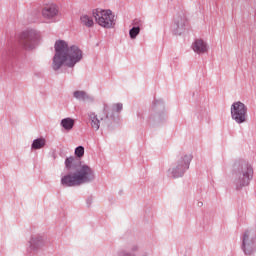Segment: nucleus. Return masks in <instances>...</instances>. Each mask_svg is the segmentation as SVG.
Returning a JSON list of instances; mask_svg holds the SVG:
<instances>
[{"label":"nucleus","instance_id":"obj_1","mask_svg":"<svg viewBox=\"0 0 256 256\" xmlns=\"http://www.w3.org/2000/svg\"><path fill=\"white\" fill-rule=\"evenodd\" d=\"M55 55L53 58L52 67L57 71L66 65V67H74L81 59L83 52L77 46H70L65 40H57L54 44Z\"/></svg>","mask_w":256,"mask_h":256},{"label":"nucleus","instance_id":"obj_2","mask_svg":"<svg viewBox=\"0 0 256 256\" xmlns=\"http://www.w3.org/2000/svg\"><path fill=\"white\" fill-rule=\"evenodd\" d=\"M93 170L87 165L80 166L76 173L68 174L61 179L62 185L66 187H75L77 185H83V183H89L93 181Z\"/></svg>","mask_w":256,"mask_h":256},{"label":"nucleus","instance_id":"obj_3","mask_svg":"<svg viewBox=\"0 0 256 256\" xmlns=\"http://www.w3.org/2000/svg\"><path fill=\"white\" fill-rule=\"evenodd\" d=\"M92 15L100 27H104V29L115 27V15L110 9L97 8L93 10Z\"/></svg>","mask_w":256,"mask_h":256},{"label":"nucleus","instance_id":"obj_4","mask_svg":"<svg viewBox=\"0 0 256 256\" xmlns=\"http://www.w3.org/2000/svg\"><path fill=\"white\" fill-rule=\"evenodd\" d=\"M41 39V33L37 30H26L20 35V43L25 51L37 49L39 43H41Z\"/></svg>","mask_w":256,"mask_h":256},{"label":"nucleus","instance_id":"obj_5","mask_svg":"<svg viewBox=\"0 0 256 256\" xmlns=\"http://www.w3.org/2000/svg\"><path fill=\"white\" fill-rule=\"evenodd\" d=\"M232 120L239 125L247 121V106L241 102H234L230 108Z\"/></svg>","mask_w":256,"mask_h":256},{"label":"nucleus","instance_id":"obj_6","mask_svg":"<svg viewBox=\"0 0 256 256\" xmlns=\"http://www.w3.org/2000/svg\"><path fill=\"white\" fill-rule=\"evenodd\" d=\"M251 179H253V168L249 165L242 166L241 170L236 173V185L238 188L247 187Z\"/></svg>","mask_w":256,"mask_h":256},{"label":"nucleus","instance_id":"obj_7","mask_svg":"<svg viewBox=\"0 0 256 256\" xmlns=\"http://www.w3.org/2000/svg\"><path fill=\"white\" fill-rule=\"evenodd\" d=\"M189 163H191V156H185L184 161H180L178 167L171 170L173 177H181L185 169H189Z\"/></svg>","mask_w":256,"mask_h":256},{"label":"nucleus","instance_id":"obj_8","mask_svg":"<svg viewBox=\"0 0 256 256\" xmlns=\"http://www.w3.org/2000/svg\"><path fill=\"white\" fill-rule=\"evenodd\" d=\"M192 49L195 53H198V55L207 53L209 50L207 43L201 39L195 40V42L192 44Z\"/></svg>","mask_w":256,"mask_h":256},{"label":"nucleus","instance_id":"obj_9","mask_svg":"<svg viewBox=\"0 0 256 256\" xmlns=\"http://www.w3.org/2000/svg\"><path fill=\"white\" fill-rule=\"evenodd\" d=\"M59 13V9L57 8V5H49L46 6L42 10V15L45 17V19H53V17H57V14Z\"/></svg>","mask_w":256,"mask_h":256},{"label":"nucleus","instance_id":"obj_10","mask_svg":"<svg viewBox=\"0 0 256 256\" xmlns=\"http://www.w3.org/2000/svg\"><path fill=\"white\" fill-rule=\"evenodd\" d=\"M243 250L246 255L253 253V242L249 239L248 232H246L243 237Z\"/></svg>","mask_w":256,"mask_h":256},{"label":"nucleus","instance_id":"obj_11","mask_svg":"<svg viewBox=\"0 0 256 256\" xmlns=\"http://www.w3.org/2000/svg\"><path fill=\"white\" fill-rule=\"evenodd\" d=\"M60 125L63 127V129H65V131H71V129L75 127V120L72 118H64L61 120Z\"/></svg>","mask_w":256,"mask_h":256},{"label":"nucleus","instance_id":"obj_12","mask_svg":"<svg viewBox=\"0 0 256 256\" xmlns=\"http://www.w3.org/2000/svg\"><path fill=\"white\" fill-rule=\"evenodd\" d=\"M90 121H91V127L95 129V131L99 130L100 122H99V118H97V115H95V113L90 114Z\"/></svg>","mask_w":256,"mask_h":256},{"label":"nucleus","instance_id":"obj_13","mask_svg":"<svg viewBox=\"0 0 256 256\" xmlns=\"http://www.w3.org/2000/svg\"><path fill=\"white\" fill-rule=\"evenodd\" d=\"M45 139L44 138H38L33 141L32 143V149H43L45 147Z\"/></svg>","mask_w":256,"mask_h":256},{"label":"nucleus","instance_id":"obj_14","mask_svg":"<svg viewBox=\"0 0 256 256\" xmlns=\"http://www.w3.org/2000/svg\"><path fill=\"white\" fill-rule=\"evenodd\" d=\"M81 23H83L86 27H93L94 23L93 18L89 15H83L81 17Z\"/></svg>","mask_w":256,"mask_h":256},{"label":"nucleus","instance_id":"obj_15","mask_svg":"<svg viewBox=\"0 0 256 256\" xmlns=\"http://www.w3.org/2000/svg\"><path fill=\"white\" fill-rule=\"evenodd\" d=\"M74 97L79 99V101H87L89 99V95L85 91H75Z\"/></svg>","mask_w":256,"mask_h":256},{"label":"nucleus","instance_id":"obj_16","mask_svg":"<svg viewBox=\"0 0 256 256\" xmlns=\"http://www.w3.org/2000/svg\"><path fill=\"white\" fill-rule=\"evenodd\" d=\"M141 31V28L139 27H133L131 30H130V37L131 39H135V37H137L139 35Z\"/></svg>","mask_w":256,"mask_h":256},{"label":"nucleus","instance_id":"obj_17","mask_svg":"<svg viewBox=\"0 0 256 256\" xmlns=\"http://www.w3.org/2000/svg\"><path fill=\"white\" fill-rule=\"evenodd\" d=\"M75 162L74 157H69L65 160V167L66 169H73V163Z\"/></svg>","mask_w":256,"mask_h":256},{"label":"nucleus","instance_id":"obj_18","mask_svg":"<svg viewBox=\"0 0 256 256\" xmlns=\"http://www.w3.org/2000/svg\"><path fill=\"white\" fill-rule=\"evenodd\" d=\"M75 155L76 157H83V155H85V148L83 146H78L76 149H75Z\"/></svg>","mask_w":256,"mask_h":256},{"label":"nucleus","instance_id":"obj_19","mask_svg":"<svg viewBox=\"0 0 256 256\" xmlns=\"http://www.w3.org/2000/svg\"><path fill=\"white\" fill-rule=\"evenodd\" d=\"M116 111H121V109H123V104H116Z\"/></svg>","mask_w":256,"mask_h":256}]
</instances>
